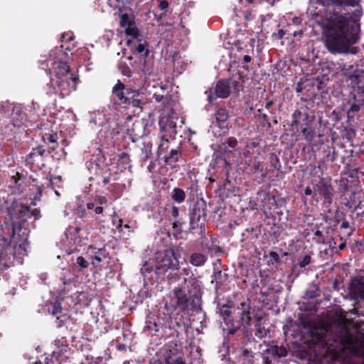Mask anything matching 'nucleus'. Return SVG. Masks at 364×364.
<instances>
[{"label":"nucleus","mask_w":364,"mask_h":364,"mask_svg":"<svg viewBox=\"0 0 364 364\" xmlns=\"http://www.w3.org/2000/svg\"><path fill=\"white\" fill-rule=\"evenodd\" d=\"M360 24L352 18L338 16L328 21L324 28L326 45L331 53H347L359 39Z\"/></svg>","instance_id":"1"},{"label":"nucleus","mask_w":364,"mask_h":364,"mask_svg":"<svg viewBox=\"0 0 364 364\" xmlns=\"http://www.w3.org/2000/svg\"><path fill=\"white\" fill-rule=\"evenodd\" d=\"M79 78L71 73L65 61H55L53 69L50 70V82L48 93L60 95L62 98L69 96L77 88Z\"/></svg>","instance_id":"2"},{"label":"nucleus","mask_w":364,"mask_h":364,"mask_svg":"<svg viewBox=\"0 0 364 364\" xmlns=\"http://www.w3.org/2000/svg\"><path fill=\"white\" fill-rule=\"evenodd\" d=\"M198 290V282L193 275L188 278L184 277L183 282L175 287L167 297L164 308L171 314L176 311H188L192 294L196 297Z\"/></svg>","instance_id":"3"},{"label":"nucleus","mask_w":364,"mask_h":364,"mask_svg":"<svg viewBox=\"0 0 364 364\" xmlns=\"http://www.w3.org/2000/svg\"><path fill=\"white\" fill-rule=\"evenodd\" d=\"M218 307L220 316L223 321V331L224 333L228 336H233L241 328L244 333L247 331V328L252 321V307L250 302L243 301L240 304V307L238 308L240 310L237 315L238 318H236L232 314L230 310L231 305H218Z\"/></svg>","instance_id":"4"},{"label":"nucleus","mask_w":364,"mask_h":364,"mask_svg":"<svg viewBox=\"0 0 364 364\" xmlns=\"http://www.w3.org/2000/svg\"><path fill=\"white\" fill-rule=\"evenodd\" d=\"M180 255L177 249L173 247L158 251L155 254L154 273L158 279L167 281L169 284L174 282L178 277L180 269Z\"/></svg>","instance_id":"5"},{"label":"nucleus","mask_w":364,"mask_h":364,"mask_svg":"<svg viewBox=\"0 0 364 364\" xmlns=\"http://www.w3.org/2000/svg\"><path fill=\"white\" fill-rule=\"evenodd\" d=\"M238 77L234 75L227 79H220L215 87H210L205 92L209 103L213 104L218 98L226 99L231 93L238 95L243 90L244 85L242 72H237Z\"/></svg>","instance_id":"6"},{"label":"nucleus","mask_w":364,"mask_h":364,"mask_svg":"<svg viewBox=\"0 0 364 364\" xmlns=\"http://www.w3.org/2000/svg\"><path fill=\"white\" fill-rule=\"evenodd\" d=\"M291 127L294 132L299 133L309 142H311L316 135L314 124L315 116L309 113L307 106H302L294 110L291 115Z\"/></svg>","instance_id":"7"},{"label":"nucleus","mask_w":364,"mask_h":364,"mask_svg":"<svg viewBox=\"0 0 364 364\" xmlns=\"http://www.w3.org/2000/svg\"><path fill=\"white\" fill-rule=\"evenodd\" d=\"M178 121H179L181 124H184L183 119H179L177 114L173 112L163 115L160 117L159 125L161 132V139L162 143L159 145V155L161 154L162 152L168 147V138H175V136L178 132V128H182V125H177Z\"/></svg>","instance_id":"8"},{"label":"nucleus","mask_w":364,"mask_h":364,"mask_svg":"<svg viewBox=\"0 0 364 364\" xmlns=\"http://www.w3.org/2000/svg\"><path fill=\"white\" fill-rule=\"evenodd\" d=\"M26 114L19 107H14L11 116L6 119H0V136L11 140L26 122Z\"/></svg>","instance_id":"9"},{"label":"nucleus","mask_w":364,"mask_h":364,"mask_svg":"<svg viewBox=\"0 0 364 364\" xmlns=\"http://www.w3.org/2000/svg\"><path fill=\"white\" fill-rule=\"evenodd\" d=\"M190 230L200 229L202 234L205 231V221L207 217L206 202L203 198H198L189 210Z\"/></svg>","instance_id":"10"},{"label":"nucleus","mask_w":364,"mask_h":364,"mask_svg":"<svg viewBox=\"0 0 364 364\" xmlns=\"http://www.w3.org/2000/svg\"><path fill=\"white\" fill-rule=\"evenodd\" d=\"M334 190L331 185V178H321L316 184L314 186V198L317 202L323 200V205L328 207L333 203Z\"/></svg>","instance_id":"11"},{"label":"nucleus","mask_w":364,"mask_h":364,"mask_svg":"<svg viewBox=\"0 0 364 364\" xmlns=\"http://www.w3.org/2000/svg\"><path fill=\"white\" fill-rule=\"evenodd\" d=\"M88 251L91 264L95 268L100 267L101 262L107 259L108 260L107 261V266L105 268L109 269L110 272L114 271L112 262L114 263V262L113 258L109 255V253L107 250L105 246L97 248L92 245H90Z\"/></svg>","instance_id":"12"},{"label":"nucleus","mask_w":364,"mask_h":364,"mask_svg":"<svg viewBox=\"0 0 364 364\" xmlns=\"http://www.w3.org/2000/svg\"><path fill=\"white\" fill-rule=\"evenodd\" d=\"M48 154L43 146L39 145L33 148L30 154L26 156V163L31 169L41 170L45 166L44 158Z\"/></svg>","instance_id":"13"},{"label":"nucleus","mask_w":364,"mask_h":364,"mask_svg":"<svg viewBox=\"0 0 364 364\" xmlns=\"http://www.w3.org/2000/svg\"><path fill=\"white\" fill-rule=\"evenodd\" d=\"M257 201L259 203V208L263 210L264 214L273 208H277V201L274 195L265 190H260L257 193Z\"/></svg>","instance_id":"14"},{"label":"nucleus","mask_w":364,"mask_h":364,"mask_svg":"<svg viewBox=\"0 0 364 364\" xmlns=\"http://www.w3.org/2000/svg\"><path fill=\"white\" fill-rule=\"evenodd\" d=\"M348 104L350 107L347 109V122L351 124L355 122V118H358L359 112L364 106V96L360 95V92H358V95H353V98L349 100Z\"/></svg>","instance_id":"15"},{"label":"nucleus","mask_w":364,"mask_h":364,"mask_svg":"<svg viewBox=\"0 0 364 364\" xmlns=\"http://www.w3.org/2000/svg\"><path fill=\"white\" fill-rule=\"evenodd\" d=\"M349 295L355 301H364V275H358L351 279Z\"/></svg>","instance_id":"16"},{"label":"nucleus","mask_w":364,"mask_h":364,"mask_svg":"<svg viewBox=\"0 0 364 364\" xmlns=\"http://www.w3.org/2000/svg\"><path fill=\"white\" fill-rule=\"evenodd\" d=\"M14 254V250L11 246L10 242L4 237H0V271L9 267L8 264L11 255Z\"/></svg>","instance_id":"17"},{"label":"nucleus","mask_w":364,"mask_h":364,"mask_svg":"<svg viewBox=\"0 0 364 364\" xmlns=\"http://www.w3.org/2000/svg\"><path fill=\"white\" fill-rule=\"evenodd\" d=\"M239 191L238 187L234 181L226 178L221 184H220L216 190L218 196L224 200L227 198L235 196Z\"/></svg>","instance_id":"18"},{"label":"nucleus","mask_w":364,"mask_h":364,"mask_svg":"<svg viewBox=\"0 0 364 364\" xmlns=\"http://www.w3.org/2000/svg\"><path fill=\"white\" fill-rule=\"evenodd\" d=\"M146 102L145 93L143 91L129 88L126 105H132L134 107L142 109Z\"/></svg>","instance_id":"19"},{"label":"nucleus","mask_w":364,"mask_h":364,"mask_svg":"<svg viewBox=\"0 0 364 364\" xmlns=\"http://www.w3.org/2000/svg\"><path fill=\"white\" fill-rule=\"evenodd\" d=\"M130 87L126 86L121 80H118L112 88V96L114 100L119 101V104H127L128 94Z\"/></svg>","instance_id":"20"},{"label":"nucleus","mask_w":364,"mask_h":364,"mask_svg":"<svg viewBox=\"0 0 364 364\" xmlns=\"http://www.w3.org/2000/svg\"><path fill=\"white\" fill-rule=\"evenodd\" d=\"M55 345H58V350H55L53 353V358H55L56 361L61 363L65 358L68 356L65 355L70 350L68 345L64 344L66 343L65 338H62L60 340L55 341Z\"/></svg>","instance_id":"21"},{"label":"nucleus","mask_w":364,"mask_h":364,"mask_svg":"<svg viewBox=\"0 0 364 364\" xmlns=\"http://www.w3.org/2000/svg\"><path fill=\"white\" fill-rule=\"evenodd\" d=\"M228 118V112L224 107L218 109L215 113V119L218 126L225 131H228L230 127Z\"/></svg>","instance_id":"22"},{"label":"nucleus","mask_w":364,"mask_h":364,"mask_svg":"<svg viewBox=\"0 0 364 364\" xmlns=\"http://www.w3.org/2000/svg\"><path fill=\"white\" fill-rule=\"evenodd\" d=\"M254 353L250 348L242 346L238 350V361L240 364H254Z\"/></svg>","instance_id":"23"},{"label":"nucleus","mask_w":364,"mask_h":364,"mask_svg":"<svg viewBox=\"0 0 364 364\" xmlns=\"http://www.w3.org/2000/svg\"><path fill=\"white\" fill-rule=\"evenodd\" d=\"M246 164L252 174H255L260 171L262 172V179L264 180L266 178L267 173L263 171L262 168H261V163L257 157L246 160Z\"/></svg>","instance_id":"24"},{"label":"nucleus","mask_w":364,"mask_h":364,"mask_svg":"<svg viewBox=\"0 0 364 364\" xmlns=\"http://www.w3.org/2000/svg\"><path fill=\"white\" fill-rule=\"evenodd\" d=\"M238 141L234 136H229L225 139L220 145V149L228 155L232 154L235 149L237 147Z\"/></svg>","instance_id":"25"},{"label":"nucleus","mask_w":364,"mask_h":364,"mask_svg":"<svg viewBox=\"0 0 364 364\" xmlns=\"http://www.w3.org/2000/svg\"><path fill=\"white\" fill-rule=\"evenodd\" d=\"M182 153L181 147L178 146L176 149H172L168 156H164V162L166 165H175L181 158Z\"/></svg>","instance_id":"26"},{"label":"nucleus","mask_w":364,"mask_h":364,"mask_svg":"<svg viewBox=\"0 0 364 364\" xmlns=\"http://www.w3.org/2000/svg\"><path fill=\"white\" fill-rule=\"evenodd\" d=\"M42 140L45 144H50V150L48 151V154H50L55 151L58 146V134L57 133H43L42 136Z\"/></svg>","instance_id":"27"},{"label":"nucleus","mask_w":364,"mask_h":364,"mask_svg":"<svg viewBox=\"0 0 364 364\" xmlns=\"http://www.w3.org/2000/svg\"><path fill=\"white\" fill-rule=\"evenodd\" d=\"M89 170L93 172L94 176L97 178L100 177L105 172H109V168L107 164H100L99 163H90Z\"/></svg>","instance_id":"28"},{"label":"nucleus","mask_w":364,"mask_h":364,"mask_svg":"<svg viewBox=\"0 0 364 364\" xmlns=\"http://www.w3.org/2000/svg\"><path fill=\"white\" fill-rule=\"evenodd\" d=\"M206 261L207 257L200 252L192 253L189 258V262L195 267L202 266L205 263Z\"/></svg>","instance_id":"29"},{"label":"nucleus","mask_w":364,"mask_h":364,"mask_svg":"<svg viewBox=\"0 0 364 364\" xmlns=\"http://www.w3.org/2000/svg\"><path fill=\"white\" fill-rule=\"evenodd\" d=\"M260 232V228L257 225L255 227L247 228L242 233V240H245L257 239L258 238Z\"/></svg>","instance_id":"30"},{"label":"nucleus","mask_w":364,"mask_h":364,"mask_svg":"<svg viewBox=\"0 0 364 364\" xmlns=\"http://www.w3.org/2000/svg\"><path fill=\"white\" fill-rule=\"evenodd\" d=\"M16 212L17 218L21 222H26L28 218H31L30 207L28 205H21Z\"/></svg>","instance_id":"31"},{"label":"nucleus","mask_w":364,"mask_h":364,"mask_svg":"<svg viewBox=\"0 0 364 364\" xmlns=\"http://www.w3.org/2000/svg\"><path fill=\"white\" fill-rule=\"evenodd\" d=\"M186 195L185 191L178 187H176L173 189L172 193H171V198L175 202L178 203H181L184 202L186 199Z\"/></svg>","instance_id":"32"},{"label":"nucleus","mask_w":364,"mask_h":364,"mask_svg":"<svg viewBox=\"0 0 364 364\" xmlns=\"http://www.w3.org/2000/svg\"><path fill=\"white\" fill-rule=\"evenodd\" d=\"M125 33L127 36H132L133 38L136 39L138 41H141V35L139 33V28L134 24H129L125 29Z\"/></svg>","instance_id":"33"},{"label":"nucleus","mask_w":364,"mask_h":364,"mask_svg":"<svg viewBox=\"0 0 364 364\" xmlns=\"http://www.w3.org/2000/svg\"><path fill=\"white\" fill-rule=\"evenodd\" d=\"M23 179V176L19 172H16V174L11 177V182L18 188L19 191L22 192L24 183Z\"/></svg>","instance_id":"34"},{"label":"nucleus","mask_w":364,"mask_h":364,"mask_svg":"<svg viewBox=\"0 0 364 364\" xmlns=\"http://www.w3.org/2000/svg\"><path fill=\"white\" fill-rule=\"evenodd\" d=\"M52 54L50 58L45 60H41L39 61V66L41 69L46 70L47 74L50 75V70L53 69V63L55 61H58V60H54L51 58Z\"/></svg>","instance_id":"35"},{"label":"nucleus","mask_w":364,"mask_h":364,"mask_svg":"<svg viewBox=\"0 0 364 364\" xmlns=\"http://www.w3.org/2000/svg\"><path fill=\"white\" fill-rule=\"evenodd\" d=\"M269 333V329L266 328L263 326V323H258L255 324V335L256 337L262 339V338H265Z\"/></svg>","instance_id":"36"},{"label":"nucleus","mask_w":364,"mask_h":364,"mask_svg":"<svg viewBox=\"0 0 364 364\" xmlns=\"http://www.w3.org/2000/svg\"><path fill=\"white\" fill-rule=\"evenodd\" d=\"M139 42L138 45L135 47V50L139 54L144 53V55L147 57L149 54V43L146 41H142V40Z\"/></svg>","instance_id":"37"},{"label":"nucleus","mask_w":364,"mask_h":364,"mask_svg":"<svg viewBox=\"0 0 364 364\" xmlns=\"http://www.w3.org/2000/svg\"><path fill=\"white\" fill-rule=\"evenodd\" d=\"M129 24H134V18H130L128 14H122L119 15V25L121 27H126Z\"/></svg>","instance_id":"38"},{"label":"nucleus","mask_w":364,"mask_h":364,"mask_svg":"<svg viewBox=\"0 0 364 364\" xmlns=\"http://www.w3.org/2000/svg\"><path fill=\"white\" fill-rule=\"evenodd\" d=\"M254 289L259 288V294L262 296H267L269 295L274 290L272 285L269 286H259V284H254Z\"/></svg>","instance_id":"39"},{"label":"nucleus","mask_w":364,"mask_h":364,"mask_svg":"<svg viewBox=\"0 0 364 364\" xmlns=\"http://www.w3.org/2000/svg\"><path fill=\"white\" fill-rule=\"evenodd\" d=\"M320 294L321 291L316 285H313L312 287H309L305 293L306 296L309 299H315L318 297Z\"/></svg>","instance_id":"40"},{"label":"nucleus","mask_w":364,"mask_h":364,"mask_svg":"<svg viewBox=\"0 0 364 364\" xmlns=\"http://www.w3.org/2000/svg\"><path fill=\"white\" fill-rule=\"evenodd\" d=\"M311 262V255L310 253L309 254H304L301 255L299 260L298 264L300 267L305 268L307 265H309Z\"/></svg>","instance_id":"41"},{"label":"nucleus","mask_w":364,"mask_h":364,"mask_svg":"<svg viewBox=\"0 0 364 364\" xmlns=\"http://www.w3.org/2000/svg\"><path fill=\"white\" fill-rule=\"evenodd\" d=\"M355 80L358 88V93L360 92V95L364 96V71L355 75Z\"/></svg>","instance_id":"42"},{"label":"nucleus","mask_w":364,"mask_h":364,"mask_svg":"<svg viewBox=\"0 0 364 364\" xmlns=\"http://www.w3.org/2000/svg\"><path fill=\"white\" fill-rule=\"evenodd\" d=\"M125 187L124 184H121L118 183H114L110 185L108 187V190L110 192H112L117 198L119 197L123 188Z\"/></svg>","instance_id":"43"},{"label":"nucleus","mask_w":364,"mask_h":364,"mask_svg":"<svg viewBox=\"0 0 364 364\" xmlns=\"http://www.w3.org/2000/svg\"><path fill=\"white\" fill-rule=\"evenodd\" d=\"M312 232L314 233L313 240L316 243L324 244L326 242L325 237L321 230H320L318 228H314L312 230Z\"/></svg>","instance_id":"44"},{"label":"nucleus","mask_w":364,"mask_h":364,"mask_svg":"<svg viewBox=\"0 0 364 364\" xmlns=\"http://www.w3.org/2000/svg\"><path fill=\"white\" fill-rule=\"evenodd\" d=\"M171 350H170L169 353L165 355V360L166 364H186L185 360L182 357H178L172 362H171Z\"/></svg>","instance_id":"45"},{"label":"nucleus","mask_w":364,"mask_h":364,"mask_svg":"<svg viewBox=\"0 0 364 364\" xmlns=\"http://www.w3.org/2000/svg\"><path fill=\"white\" fill-rule=\"evenodd\" d=\"M153 97L156 102H162L164 106H166V105H167L171 100V95H170L164 96V95L155 93Z\"/></svg>","instance_id":"46"},{"label":"nucleus","mask_w":364,"mask_h":364,"mask_svg":"<svg viewBox=\"0 0 364 364\" xmlns=\"http://www.w3.org/2000/svg\"><path fill=\"white\" fill-rule=\"evenodd\" d=\"M252 314L254 318L256 320V323H262V321L267 317V314L260 309H257V311L254 309Z\"/></svg>","instance_id":"47"},{"label":"nucleus","mask_w":364,"mask_h":364,"mask_svg":"<svg viewBox=\"0 0 364 364\" xmlns=\"http://www.w3.org/2000/svg\"><path fill=\"white\" fill-rule=\"evenodd\" d=\"M154 270V267L149 262L146 261L141 268V273L144 277H146Z\"/></svg>","instance_id":"48"},{"label":"nucleus","mask_w":364,"mask_h":364,"mask_svg":"<svg viewBox=\"0 0 364 364\" xmlns=\"http://www.w3.org/2000/svg\"><path fill=\"white\" fill-rule=\"evenodd\" d=\"M288 28H289L288 30L284 31V29H279L277 33H272V38L274 40L282 39L283 37L284 36V35L286 34V33L290 32L291 31V25L289 24Z\"/></svg>","instance_id":"49"},{"label":"nucleus","mask_w":364,"mask_h":364,"mask_svg":"<svg viewBox=\"0 0 364 364\" xmlns=\"http://www.w3.org/2000/svg\"><path fill=\"white\" fill-rule=\"evenodd\" d=\"M49 311H50L52 315L55 316L61 314L62 307L59 301H55L52 305L51 309L49 310Z\"/></svg>","instance_id":"50"},{"label":"nucleus","mask_w":364,"mask_h":364,"mask_svg":"<svg viewBox=\"0 0 364 364\" xmlns=\"http://www.w3.org/2000/svg\"><path fill=\"white\" fill-rule=\"evenodd\" d=\"M269 260L268 262L271 263L272 264H274L275 263H279L280 262V257H279V254L276 252L271 251L269 253Z\"/></svg>","instance_id":"51"},{"label":"nucleus","mask_w":364,"mask_h":364,"mask_svg":"<svg viewBox=\"0 0 364 364\" xmlns=\"http://www.w3.org/2000/svg\"><path fill=\"white\" fill-rule=\"evenodd\" d=\"M76 264L81 268V269H86L89 266V262L87 260H86L82 256H79L76 259Z\"/></svg>","instance_id":"52"},{"label":"nucleus","mask_w":364,"mask_h":364,"mask_svg":"<svg viewBox=\"0 0 364 364\" xmlns=\"http://www.w3.org/2000/svg\"><path fill=\"white\" fill-rule=\"evenodd\" d=\"M252 60V57L250 55H245L241 62V67L245 70L248 71L250 68L248 63Z\"/></svg>","instance_id":"53"},{"label":"nucleus","mask_w":364,"mask_h":364,"mask_svg":"<svg viewBox=\"0 0 364 364\" xmlns=\"http://www.w3.org/2000/svg\"><path fill=\"white\" fill-rule=\"evenodd\" d=\"M55 317L58 323V327H62L63 325H65L66 321L68 318V316L66 314H60L56 316Z\"/></svg>","instance_id":"54"},{"label":"nucleus","mask_w":364,"mask_h":364,"mask_svg":"<svg viewBox=\"0 0 364 364\" xmlns=\"http://www.w3.org/2000/svg\"><path fill=\"white\" fill-rule=\"evenodd\" d=\"M183 224V222H181L179 220H176L173 222L172 227L174 231L177 234H181L182 232V225Z\"/></svg>","instance_id":"55"},{"label":"nucleus","mask_w":364,"mask_h":364,"mask_svg":"<svg viewBox=\"0 0 364 364\" xmlns=\"http://www.w3.org/2000/svg\"><path fill=\"white\" fill-rule=\"evenodd\" d=\"M277 351H278L277 358H284L288 355V350L287 348L283 346H277Z\"/></svg>","instance_id":"56"},{"label":"nucleus","mask_w":364,"mask_h":364,"mask_svg":"<svg viewBox=\"0 0 364 364\" xmlns=\"http://www.w3.org/2000/svg\"><path fill=\"white\" fill-rule=\"evenodd\" d=\"M265 352L273 357H277V345L270 346L266 349Z\"/></svg>","instance_id":"57"},{"label":"nucleus","mask_w":364,"mask_h":364,"mask_svg":"<svg viewBox=\"0 0 364 364\" xmlns=\"http://www.w3.org/2000/svg\"><path fill=\"white\" fill-rule=\"evenodd\" d=\"M339 235L338 236V237H332L331 239V240L328 242V244H329V247L331 250H337V248H338V241L339 240Z\"/></svg>","instance_id":"58"},{"label":"nucleus","mask_w":364,"mask_h":364,"mask_svg":"<svg viewBox=\"0 0 364 364\" xmlns=\"http://www.w3.org/2000/svg\"><path fill=\"white\" fill-rule=\"evenodd\" d=\"M110 176L111 171L105 172L100 178L102 179V183L104 185H107L110 182Z\"/></svg>","instance_id":"59"},{"label":"nucleus","mask_w":364,"mask_h":364,"mask_svg":"<svg viewBox=\"0 0 364 364\" xmlns=\"http://www.w3.org/2000/svg\"><path fill=\"white\" fill-rule=\"evenodd\" d=\"M339 241L341 242L338 245L337 250H335V252H334L335 253H338L340 251L343 250L346 247V240H343V238L342 237H339Z\"/></svg>","instance_id":"60"},{"label":"nucleus","mask_w":364,"mask_h":364,"mask_svg":"<svg viewBox=\"0 0 364 364\" xmlns=\"http://www.w3.org/2000/svg\"><path fill=\"white\" fill-rule=\"evenodd\" d=\"M272 166L277 169V170H279L280 168H281V164H280V161H279V159L278 158L277 156H274L272 160Z\"/></svg>","instance_id":"61"},{"label":"nucleus","mask_w":364,"mask_h":364,"mask_svg":"<svg viewBox=\"0 0 364 364\" xmlns=\"http://www.w3.org/2000/svg\"><path fill=\"white\" fill-rule=\"evenodd\" d=\"M317 343L321 344L323 347H326L328 350H331V348L328 346L326 341L322 336H318L317 337Z\"/></svg>","instance_id":"62"},{"label":"nucleus","mask_w":364,"mask_h":364,"mask_svg":"<svg viewBox=\"0 0 364 364\" xmlns=\"http://www.w3.org/2000/svg\"><path fill=\"white\" fill-rule=\"evenodd\" d=\"M30 215H31V217L33 216L35 220L38 219L41 216L40 210L38 208H34L33 210L30 209Z\"/></svg>","instance_id":"63"},{"label":"nucleus","mask_w":364,"mask_h":364,"mask_svg":"<svg viewBox=\"0 0 364 364\" xmlns=\"http://www.w3.org/2000/svg\"><path fill=\"white\" fill-rule=\"evenodd\" d=\"M168 7V2L166 0H161L159 4V8L161 11H165Z\"/></svg>","instance_id":"64"}]
</instances>
